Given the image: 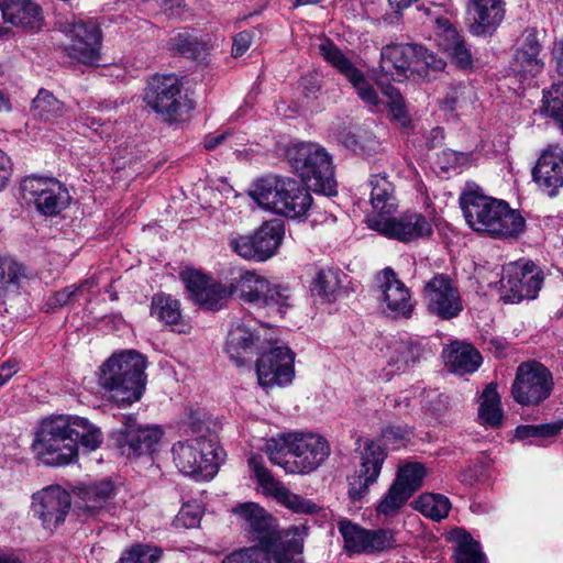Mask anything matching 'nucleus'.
Listing matches in <instances>:
<instances>
[{"label":"nucleus","mask_w":563,"mask_h":563,"mask_svg":"<svg viewBox=\"0 0 563 563\" xmlns=\"http://www.w3.org/2000/svg\"><path fill=\"white\" fill-rule=\"evenodd\" d=\"M102 442L100 428L87 418L59 415L41 421L31 449L38 463L60 467L78 461V444L88 451H95Z\"/></svg>","instance_id":"f257e3e1"},{"label":"nucleus","mask_w":563,"mask_h":563,"mask_svg":"<svg viewBox=\"0 0 563 563\" xmlns=\"http://www.w3.org/2000/svg\"><path fill=\"white\" fill-rule=\"evenodd\" d=\"M460 206L468 227L493 239L516 240L526 229V220L505 200L468 189L460 196Z\"/></svg>","instance_id":"f03ea898"},{"label":"nucleus","mask_w":563,"mask_h":563,"mask_svg":"<svg viewBox=\"0 0 563 563\" xmlns=\"http://www.w3.org/2000/svg\"><path fill=\"white\" fill-rule=\"evenodd\" d=\"M146 361L133 350L112 354L99 367L98 384L119 406L139 401L144 393Z\"/></svg>","instance_id":"7ed1b4c3"},{"label":"nucleus","mask_w":563,"mask_h":563,"mask_svg":"<svg viewBox=\"0 0 563 563\" xmlns=\"http://www.w3.org/2000/svg\"><path fill=\"white\" fill-rule=\"evenodd\" d=\"M285 157L308 188L327 196L336 194L332 157L324 147L312 142L292 143L287 146Z\"/></svg>","instance_id":"20e7f679"},{"label":"nucleus","mask_w":563,"mask_h":563,"mask_svg":"<svg viewBox=\"0 0 563 563\" xmlns=\"http://www.w3.org/2000/svg\"><path fill=\"white\" fill-rule=\"evenodd\" d=\"M444 66L442 58L417 44H388L380 52L379 67L391 77H408V73L427 74Z\"/></svg>","instance_id":"39448f33"},{"label":"nucleus","mask_w":563,"mask_h":563,"mask_svg":"<svg viewBox=\"0 0 563 563\" xmlns=\"http://www.w3.org/2000/svg\"><path fill=\"white\" fill-rule=\"evenodd\" d=\"M172 453L176 467L185 475L208 479L218 473V446L205 437L178 441Z\"/></svg>","instance_id":"423d86ee"},{"label":"nucleus","mask_w":563,"mask_h":563,"mask_svg":"<svg viewBox=\"0 0 563 563\" xmlns=\"http://www.w3.org/2000/svg\"><path fill=\"white\" fill-rule=\"evenodd\" d=\"M553 389L552 372L540 362L527 361L518 365L510 394L522 407H538L550 398Z\"/></svg>","instance_id":"0eeeda50"},{"label":"nucleus","mask_w":563,"mask_h":563,"mask_svg":"<svg viewBox=\"0 0 563 563\" xmlns=\"http://www.w3.org/2000/svg\"><path fill=\"white\" fill-rule=\"evenodd\" d=\"M183 85L175 74L155 75L145 88L144 101L166 121L175 122L186 111Z\"/></svg>","instance_id":"6e6552de"},{"label":"nucleus","mask_w":563,"mask_h":563,"mask_svg":"<svg viewBox=\"0 0 563 563\" xmlns=\"http://www.w3.org/2000/svg\"><path fill=\"white\" fill-rule=\"evenodd\" d=\"M21 190L23 198L45 217L58 216L70 202L67 188L54 177L27 176L21 183Z\"/></svg>","instance_id":"1a4fd4ad"},{"label":"nucleus","mask_w":563,"mask_h":563,"mask_svg":"<svg viewBox=\"0 0 563 563\" xmlns=\"http://www.w3.org/2000/svg\"><path fill=\"white\" fill-rule=\"evenodd\" d=\"M421 295L428 312L441 320H452L463 311L460 289L446 274L433 275L424 283Z\"/></svg>","instance_id":"9d476101"},{"label":"nucleus","mask_w":563,"mask_h":563,"mask_svg":"<svg viewBox=\"0 0 563 563\" xmlns=\"http://www.w3.org/2000/svg\"><path fill=\"white\" fill-rule=\"evenodd\" d=\"M368 228L399 242L409 243L426 239L433 233V223L421 212L406 211L398 217H373Z\"/></svg>","instance_id":"9b49d317"},{"label":"nucleus","mask_w":563,"mask_h":563,"mask_svg":"<svg viewBox=\"0 0 563 563\" xmlns=\"http://www.w3.org/2000/svg\"><path fill=\"white\" fill-rule=\"evenodd\" d=\"M232 512L238 517L246 538L256 542V545L272 550L276 541L280 540L276 519L260 504L241 503L232 509Z\"/></svg>","instance_id":"f8f14e48"},{"label":"nucleus","mask_w":563,"mask_h":563,"mask_svg":"<svg viewBox=\"0 0 563 563\" xmlns=\"http://www.w3.org/2000/svg\"><path fill=\"white\" fill-rule=\"evenodd\" d=\"M249 466L263 494L274 498L280 505L298 514H316L319 507L309 499L291 493L280 481L275 478L265 466L261 455L252 454L249 457Z\"/></svg>","instance_id":"ddd939ff"},{"label":"nucleus","mask_w":563,"mask_h":563,"mask_svg":"<svg viewBox=\"0 0 563 563\" xmlns=\"http://www.w3.org/2000/svg\"><path fill=\"white\" fill-rule=\"evenodd\" d=\"M543 280V271L531 261L510 262L503 267V287L512 302L536 298Z\"/></svg>","instance_id":"4468645a"},{"label":"nucleus","mask_w":563,"mask_h":563,"mask_svg":"<svg viewBox=\"0 0 563 563\" xmlns=\"http://www.w3.org/2000/svg\"><path fill=\"white\" fill-rule=\"evenodd\" d=\"M292 464L290 474H309L320 467L330 455V444L316 433H290Z\"/></svg>","instance_id":"2eb2a0df"},{"label":"nucleus","mask_w":563,"mask_h":563,"mask_svg":"<svg viewBox=\"0 0 563 563\" xmlns=\"http://www.w3.org/2000/svg\"><path fill=\"white\" fill-rule=\"evenodd\" d=\"M67 42L65 51L69 57L87 65L100 59L102 34L93 21H74L64 30Z\"/></svg>","instance_id":"dca6fc26"},{"label":"nucleus","mask_w":563,"mask_h":563,"mask_svg":"<svg viewBox=\"0 0 563 563\" xmlns=\"http://www.w3.org/2000/svg\"><path fill=\"white\" fill-rule=\"evenodd\" d=\"M295 353L287 346H276L260 355L256 375L263 388L289 385L295 376Z\"/></svg>","instance_id":"f3484780"},{"label":"nucleus","mask_w":563,"mask_h":563,"mask_svg":"<svg viewBox=\"0 0 563 563\" xmlns=\"http://www.w3.org/2000/svg\"><path fill=\"white\" fill-rule=\"evenodd\" d=\"M387 457L385 449L377 442L368 440L361 452V462L354 474L349 478V497L361 500L374 485L382 472Z\"/></svg>","instance_id":"a211bd4d"},{"label":"nucleus","mask_w":563,"mask_h":563,"mask_svg":"<svg viewBox=\"0 0 563 563\" xmlns=\"http://www.w3.org/2000/svg\"><path fill=\"white\" fill-rule=\"evenodd\" d=\"M318 48L323 59L352 84L364 102L371 106L379 103L377 91L367 81L363 71L356 68L330 38H322Z\"/></svg>","instance_id":"6ab92c4d"},{"label":"nucleus","mask_w":563,"mask_h":563,"mask_svg":"<svg viewBox=\"0 0 563 563\" xmlns=\"http://www.w3.org/2000/svg\"><path fill=\"white\" fill-rule=\"evenodd\" d=\"M34 515L42 521L44 529L53 531L62 525L71 506L70 494L59 485H51L32 497Z\"/></svg>","instance_id":"aec40b11"},{"label":"nucleus","mask_w":563,"mask_h":563,"mask_svg":"<svg viewBox=\"0 0 563 563\" xmlns=\"http://www.w3.org/2000/svg\"><path fill=\"white\" fill-rule=\"evenodd\" d=\"M163 437L159 427L141 426L136 419L125 417L122 429L117 433L115 441L121 454L128 457H139L152 454Z\"/></svg>","instance_id":"412c9836"},{"label":"nucleus","mask_w":563,"mask_h":563,"mask_svg":"<svg viewBox=\"0 0 563 563\" xmlns=\"http://www.w3.org/2000/svg\"><path fill=\"white\" fill-rule=\"evenodd\" d=\"M379 298L393 318L409 319L415 309L410 289L398 278L390 267L382 269L377 277Z\"/></svg>","instance_id":"4be33fe9"},{"label":"nucleus","mask_w":563,"mask_h":563,"mask_svg":"<svg viewBox=\"0 0 563 563\" xmlns=\"http://www.w3.org/2000/svg\"><path fill=\"white\" fill-rule=\"evenodd\" d=\"M533 181L549 196H555L563 187V150L550 145L539 156L532 169Z\"/></svg>","instance_id":"5701e85b"},{"label":"nucleus","mask_w":563,"mask_h":563,"mask_svg":"<svg viewBox=\"0 0 563 563\" xmlns=\"http://www.w3.org/2000/svg\"><path fill=\"white\" fill-rule=\"evenodd\" d=\"M543 46L536 29H526L517 41L512 69L522 77L536 76L544 68Z\"/></svg>","instance_id":"b1692460"},{"label":"nucleus","mask_w":563,"mask_h":563,"mask_svg":"<svg viewBox=\"0 0 563 563\" xmlns=\"http://www.w3.org/2000/svg\"><path fill=\"white\" fill-rule=\"evenodd\" d=\"M434 41L438 46L445 52L460 68L472 66L473 59L471 52L465 45L464 40L456 29L446 18L435 19Z\"/></svg>","instance_id":"393cba45"},{"label":"nucleus","mask_w":563,"mask_h":563,"mask_svg":"<svg viewBox=\"0 0 563 563\" xmlns=\"http://www.w3.org/2000/svg\"><path fill=\"white\" fill-rule=\"evenodd\" d=\"M279 190L282 191L276 213L296 219L307 214L311 209L312 197L308 187L298 180L285 176Z\"/></svg>","instance_id":"a878e982"},{"label":"nucleus","mask_w":563,"mask_h":563,"mask_svg":"<svg viewBox=\"0 0 563 563\" xmlns=\"http://www.w3.org/2000/svg\"><path fill=\"white\" fill-rule=\"evenodd\" d=\"M279 190L282 191L276 213L296 219L307 214L311 209L312 197L308 187L298 180L285 176Z\"/></svg>","instance_id":"bb28decb"},{"label":"nucleus","mask_w":563,"mask_h":563,"mask_svg":"<svg viewBox=\"0 0 563 563\" xmlns=\"http://www.w3.org/2000/svg\"><path fill=\"white\" fill-rule=\"evenodd\" d=\"M260 338L244 321L234 322L225 341V353L236 366H243L257 350Z\"/></svg>","instance_id":"cd10ccee"},{"label":"nucleus","mask_w":563,"mask_h":563,"mask_svg":"<svg viewBox=\"0 0 563 563\" xmlns=\"http://www.w3.org/2000/svg\"><path fill=\"white\" fill-rule=\"evenodd\" d=\"M467 10L473 14L471 32L478 36L492 34L505 14L503 0H468Z\"/></svg>","instance_id":"c85d7f7f"},{"label":"nucleus","mask_w":563,"mask_h":563,"mask_svg":"<svg viewBox=\"0 0 563 563\" xmlns=\"http://www.w3.org/2000/svg\"><path fill=\"white\" fill-rule=\"evenodd\" d=\"M267 278L255 271L241 269L228 284V296H236L245 303L260 307Z\"/></svg>","instance_id":"c756f323"},{"label":"nucleus","mask_w":563,"mask_h":563,"mask_svg":"<svg viewBox=\"0 0 563 563\" xmlns=\"http://www.w3.org/2000/svg\"><path fill=\"white\" fill-rule=\"evenodd\" d=\"M445 365L452 373L464 375L472 374L479 367L482 355L471 344L453 342L443 351Z\"/></svg>","instance_id":"7c9ffc66"},{"label":"nucleus","mask_w":563,"mask_h":563,"mask_svg":"<svg viewBox=\"0 0 563 563\" xmlns=\"http://www.w3.org/2000/svg\"><path fill=\"white\" fill-rule=\"evenodd\" d=\"M424 353L423 344L412 338H400L390 342L387 349L388 365L401 372L413 366Z\"/></svg>","instance_id":"2f4dec72"},{"label":"nucleus","mask_w":563,"mask_h":563,"mask_svg":"<svg viewBox=\"0 0 563 563\" xmlns=\"http://www.w3.org/2000/svg\"><path fill=\"white\" fill-rule=\"evenodd\" d=\"M284 177L285 176L277 174H267L255 179L249 191V196L262 209L276 213L282 191L279 189Z\"/></svg>","instance_id":"473e14b6"},{"label":"nucleus","mask_w":563,"mask_h":563,"mask_svg":"<svg viewBox=\"0 0 563 563\" xmlns=\"http://www.w3.org/2000/svg\"><path fill=\"white\" fill-rule=\"evenodd\" d=\"M211 48L209 36L198 37L187 30L174 34L167 42L169 52L194 59L203 57Z\"/></svg>","instance_id":"72a5a7b5"},{"label":"nucleus","mask_w":563,"mask_h":563,"mask_svg":"<svg viewBox=\"0 0 563 563\" xmlns=\"http://www.w3.org/2000/svg\"><path fill=\"white\" fill-rule=\"evenodd\" d=\"M285 233L280 220L264 222L253 234L257 249V262H264L272 257L280 246Z\"/></svg>","instance_id":"f704fd0d"},{"label":"nucleus","mask_w":563,"mask_h":563,"mask_svg":"<svg viewBox=\"0 0 563 563\" xmlns=\"http://www.w3.org/2000/svg\"><path fill=\"white\" fill-rule=\"evenodd\" d=\"M66 112L65 103L46 89H40L32 101L31 113L33 118L47 124L59 123Z\"/></svg>","instance_id":"c9c22d12"},{"label":"nucleus","mask_w":563,"mask_h":563,"mask_svg":"<svg viewBox=\"0 0 563 563\" xmlns=\"http://www.w3.org/2000/svg\"><path fill=\"white\" fill-rule=\"evenodd\" d=\"M371 203L378 216L391 214L397 209L394 186L386 175H373L369 180Z\"/></svg>","instance_id":"e433bc0d"},{"label":"nucleus","mask_w":563,"mask_h":563,"mask_svg":"<svg viewBox=\"0 0 563 563\" xmlns=\"http://www.w3.org/2000/svg\"><path fill=\"white\" fill-rule=\"evenodd\" d=\"M303 539L296 527L289 528L280 540L276 541L269 555L272 554L274 563H301L296 556L302 553Z\"/></svg>","instance_id":"4c0bfd02"},{"label":"nucleus","mask_w":563,"mask_h":563,"mask_svg":"<svg viewBox=\"0 0 563 563\" xmlns=\"http://www.w3.org/2000/svg\"><path fill=\"white\" fill-rule=\"evenodd\" d=\"M79 496L85 503V508L95 512L103 508L113 498L114 485L110 479L86 483L79 487Z\"/></svg>","instance_id":"58836bf2"},{"label":"nucleus","mask_w":563,"mask_h":563,"mask_svg":"<svg viewBox=\"0 0 563 563\" xmlns=\"http://www.w3.org/2000/svg\"><path fill=\"white\" fill-rule=\"evenodd\" d=\"M478 418L483 424L490 428H499L503 423L504 411L495 383H489L482 393Z\"/></svg>","instance_id":"ea45409f"},{"label":"nucleus","mask_w":563,"mask_h":563,"mask_svg":"<svg viewBox=\"0 0 563 563\" xmlns=\"http://www.w3.org/2000/svg\"><path fill=\"white\" fill-rule=\"evenodd\" d=\"M343 273L339 268L322 267L311 283V291L316 296L332 302L341 290Z\"/></svg>","instance_id":"a19ab883"},{"label":"nucleus","mask_w":563,"mask_h":563,"mask_svg":"<svg viewBox=\"0 0 563 563\" xmlns=\"http://www.w3.org/2000/svg\"><path fill=\"white\" fill-rule=\"evenodd\" d=\"M455 542V563H486V556L481 550L479 542L475 541L464 529H455L451 534Z\"/></svg>","instance_id":"79ce46f5"},{"label":"nucleus","mask_w":563,"mask_h":563,"mask_svg":"<svg viewBox=\"0 0 563 563\" xmlns=\"http://www.w3.org/2000/svg\"><path fill=\"white\" fill-rule=\"evenodd\" d=\"M26 278L25 267L11 257L0 256V306L11 290H16Z\"/></svg>","instance_id":"37998d69"},{"label":"nucleus","mask_w":563,"mask_h":563,"mask_svg":"<svg viewBox=\"0 0 563 563\" xmlns=\"http://www.w3.org/2000/svg\"><path fill=\"white\" fill-rule=\"evenodd\" d=\"M413 507L424 517L439 522L448 517L451 501L444 495L427 493L413 501Z\"/></svg>","instance_id":"c03bdc74"},{"label":"nucleus","mask_w":563,"mask_h":563,"mask_svg":"<svg viewBox=\"0 0 563 563\" xmlns=\"http://www.w3.org/2000/svg\"><path fill=\"white\" fill-rule=\"evenodd\" d=\"M151 316L168 325L178 324L181 319L179 301L169 295L156 294L152 298Z\"/></svg>","instance_id":"a18cd8bd"},{"label":"nucleus","mask_w":563,"mask_h":563,"mask_svg":"<svg viewBox=\"0 0 563 563\" xmlns=\"http://www.w3.org/2000/svg\"><path fill=\"white\" fill-rule=\"evenodd\" d=\"M290 306V289L278 284H273L267 279V288L263 291L258 308H265L272 313L284 314L286 309Z\"/></svg>","instance_id":"49530a36"},{"label":"nucleus","mask_w":563,"mask_h":563,"mask_svg":"<svg viewBox=\"0 0 563 563\" xmlns=\"http://www.w3.org/2000/svg\"><path fill=\"white\" fill-rule=\"evenodd\" d=\"M426 476V467L418 462H410L399 467L397 478L394 482L404 492L412 496L418 490Z\"/></svg>","instance_id":"de8ad7c7"},{"label":"nucleus","mask_w":563,"mask_h":563,"mask_svg":"<svg viewBox=\"0 0 563 563\" xmlns=\"http://www.w3.org/2000/svg\"><path fill=\"white\" fill-rule=\"evenodd\" d=\"M289 443L290 433L278 439H269L266 441L263 450L273 464L280 466L286 473L290 474L288 466L292 464V457Z\"/></svg>","instance_id":"09e8293b"},{"label":"nucleus","mask_w":563,"mask_h":563,"mask_svg":"<svg viewBox=\"0 0 563 563\" xmlns=\"http://www.w3.org/2000/svg\"><path fill=\"white\" fill-rule=\"evenodd\" d=\"M339 531L344 539V547L346 551L353 553H366L368 530L353 525L349 520H341L339 522Z\"/></svg>","instance_id":"8fccbe9b"},{"label":"nucleus","mask_w":563,"mask_h":563,"mask_svg":"<svg viewBox=\"0 0 563 563\" xmlns=\"http://www.w3.org/2000/svg\"><path fill=\"white\" fill-rule=\"evenodd\" d=\"M18 19L21 23L15 21H7L16 27H22L30 31H40L44 24L41 8L32 0L18 5Z\"/></svg>","instance_id":"3c124183"},{"label":"nucleus","mask_w":563,"mask_h":563,"mask_svg":"<svg viewBox=\"0 0 563 563\" xmlns=\"http://www.w3.org/2000/svg\"><path fill=\"white\" fill-rule=\"evenodd\" d=\"M410 497L408 493L394 483L377 505L376 511L378 515L393 517L398 514Z\"/></svg>","instance_id":"603ef678"},{"label":"nucleus","mask_w":563,"mask_h":563,"mask_svg":"<svg viewBox=\"0 0 563 563\" xmlns=\"http://www.w3.org/2000/svg\"><path fill=\"white\" fill-rule=\"evenodd\" d=\"M229 297L228 285L211 282L202 295L200 294V298L196 303L203 309L216 311L223 307L225 299Z\"/></svg>","instance_id":"864d4df0"},{"label":"nucleus","mask_w":563,"mask_h":563,"mask_svg":"<svg viewBox=\"0 0 563 563\" xmlns=\"http://www.w3.org/2000/svg\"><path fill=\"white\" fill-rule=\"evenodd\" d=\"M545 113L560 123L563 129V82L553 84L543 93Z\"/></svg>","instance_id":"5fc2aeb1"},{"label":"nucleus","mask_w":563,"mask_h":563,"mask_svg":"<svg viewBox=\"0 0 563 563\" xmlns=\"http://www.w3.org/2000/svg\"><path fill=\"white\" fill-rule=\"evenodd\" d=\"M271 551L260 545H252L230 553L222 563H269Z\"/></svg>","instance_id":"6e6d98bb"},{"label":"nucleus","mask_w":563,"mask_h":563,"mask_svg":"<svg viewBox=\"0 0 563 563\" xmlns=\"http://www.w3.org/2000/svg\"><path fill=\"white\" fill-rule=\"evenodd\" d=\"M384 93L388 97V109L393 120L400 126L407 128L410 125L411 120L407 111L405 100L397 89L387 87Z\"/></svg>","instance_id":"4d7b16f0"},{"label":"nucleus","mask_w":563,"mask_h":563,"mask_svg":"<svg viewBox=\"0 0 563 563\" xmlns=\"http://www.w3.org/2000/svg\"><path fill=\"white\" fill-rule=\"evenodd\" d=\"M342 143L345 147L355 153H366L373 150L376 141L371 132L363 129H355L342 136Z\"/></svg>","instance_id":"13d9d810"},{"label":"nucleus","mask_w":563,"mask_h":563,"mask_svg":"<svg viewBox=\"0 0 563 563\" xmlns=\"http://www.w3.org/2000/svg\"><path fill=\"white\" fill-rule=\"evenodd\" d=\"M161 550L148 545L136 544L124 551L119 563H155L161 558Z\"/></svg>","instance_id":"bf43d9fd"},{"label":"nucleus","mask_w":563,"mask_h":563,"mask_svg":"<svg viewBox=\"0 0 563 563\" xmlns=\"http://www.w3.org/2000/svg\"><path fill=\"white\" fill-rule=\"evenodd\" d=\"M411 430L406 426H387L380 432L384 445L397 450L410 441Z\"/></svg>","instance_id":"052dcab7"},{"label":"nucleus","mask_w":563,"mask_h":563,"mask_svg":"<svg viewBox=\"0 0 563 563\" xmlns=\"http://www.w3.org/2000/svg\"><path fill=\"white\" fill-rule=\"evenodd\" d=\"M229 246L242 258L257 262V249L253 235L233 234L229 238Z\"/></svg>","instance_id":"680f3d73"},{"label":"nucleus","mask_w":563,"mask_h":563,"mask_svg":"<svg viewBox=\"0 0 563 563\" xmlns=\"http://www.w3.org/2000/svg\"><path fill=\"white\" fill-rule=\"evenodd\" d=\"M201 519L200 507L196 504H184L176 515L173 526L175 528H196Z\"/></svg>","instance_id":"e2e57ef3"},{"label":"nucleus","mask_w":563,"mask_h":563,"mask_svg":"<svg viewBox=\"0 0 563 563\" xmlns=\"http://www.w3.org/2000/svg\"><path fill=\"white\" fill-rule=\"evenodd\" d=\"M394 533L387 529L368 530L366 553L380 552L390 549L395 544Z\"/></svg>","instance_id":"0e129e2a"},{"label":"nucleus","mask_w":563,"mask_h":563,"mask_svg":"<svg viewBox=\"0 0 563 563\" xmlns=\"http://www.w3.org/2000/svg\"><path fill=\"white\" fill-rule=\"evenodd\" d=\"M183 280L185 282L186 289L189 292L190 298L195 302L198 301L200 294L202 295L205 289L212 282L209 277L196 271L183 275Z\"/></svg>","instance_id":"69168bd1"},{"label":"nucleus","mask_w":563,"mask_h":563,"mask_svg":"<svg viewBox=\"0 0 563 563\" xmlns=\"http://www.w3.org/2000/svg\"><path fill=\"white\" fill-rule=\"evenodd\" d=\"M80 289L81 285H70L62 290L56 291L52 297H49L48 306L51 308H60L73 302L75 299H77Z\"/></svg>","instance_id":"338daca9"},{"label":"nucleus","mask_w":563,"mask_h":563,"mask_svg":"<svg viewBox=\"0 0 563 563\" xmlns=\"http://www.w3.org/2000/svg\"><path fill=\"white\" fill-rule=\"evenodd\" d=\"M253 41V33L250 31H242L239 32L233 37L232 43V56L233 57H240L246 53V51L250 48Z\"/></svg>","instance_id":"774afa93"}]
</instances>
